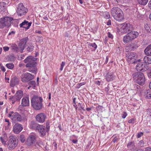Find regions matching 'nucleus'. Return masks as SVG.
I'll return each mask as SVG.
<instances>
[{"label":"nucleus","mask_w":151,"mask_h":151,"mask_svg":"<svg viewBox=\"0 0 151 151\" xmlns=\"http://www.w3.org/2000/svg\"><path fill=\"white\" fill-rule=\"evenodd\" d=\"M46 118V115L43 113H40L38 114L35 117L36 121L42 123L45 122Z\"/></svg>","instance_id":"2eb2a0df"},{"label":"nucleus","mask_w":151,"mask_h":151,"mask_svg":"<svg viewBox=\"0 0 151 151\" xmlns=\"http://www.w3.org/2000/svg\"><path fill=\"white\" fill-rule=\"evenodd\" d=\"M127 146L128 148L129 149L127 151H129V150H130L131 151H134L135 147L134 142L133 141L129 142L127 144Z\"/></svg>","instance_id":"5701e85b"},{"label":"nucleus","mask_w":151,"mask_h":151,"mask_svg":"<svg viewBox=\"0 0 151 151\" xmlns=\"http://www.w3.org/2000/svg\"><path fill=\"white\" fill-rule=\"evenodd\" d=\"M28 9L25 7L22 3H19L17 7V13L18 16H21L26 14Z\"/></svg>","instance_id":"9b49d317"},{"label":"nucleus","mask_w":151,"mask_h":151,"mask_svg":"<svg viewBox=\"0 0 151 151\" xmlns=\"http://www.w3.org/2000/svg\"><path fill=\"white\" fill-rule=\"evenodd\" d=\"M34 47L32 44H29L27 48V51L29 52H31L34 50Z\"/></svg>","instance_id":"2f4dec72"},{"label":"nucleus","mask_w":151,"mask_h":151,"mask_svg":"<svg viewBox=\"0 0 151 151\" xmlns=\"http://www.w3.org/2000/svg\"><path fill=\"white\" fill-rule=\"evenodd\" d=\"M32 22H28L26 20H24L21 24H20L19 26L20 27L25 28L26 29H28L31 25Z\"/></svg>","instance_id":"aec40b11"},{"label":"nucleus","mask_w":151,"mask_h":151,"mask_svg":"<svg viewBox=\"0 0 151 151\" xmlns=\"http://www.w3.org/2000/svg\"><path fill=\"white\" fill-rule=\"evenodd\" d=\"M145 151H151V148L150 147H146Z\"/></svg>","instance_id":"69168bd1"},{"label":"nucleus","mask_w":151,"mask_h":151,"mask_svg":"<svg viewBox=\"0 0 151 151\" xmlns=\"http://www.w3.org/2000/svg\"><path fill=\"white\" fill-rule=\"evenodd\" d=\"M138 35V33L137 31H131L124 37L123 41L124 43H127L136 38Z\"/></svg>","instance_id":"6e6552de"},{"label":"nucleus","mask_w":151,"mask_h":151,"mask_svg":"<svg viewBox=\"0 0 151 151\" xmlns=\"http://www.w3.org/2000/svg\"><path fill=\"white\" fill-rule=\"evenodd\" d=\"M14 113L13 111H10L9 114V115L8 116V117H10L11 118V117H12V114H13Z\"/></svg>","instance_id":"6e6d98bb"},{"label":"nucleus","mask_w":151,"mask_h":151,"mask_svg":"<svg viewBox=\"0 0 151 151\" xmlns=\"http://www.w3.org/2000/svg\"><path fill=\"white\" fill-rule=\"evenodd\" d=\"M144 96L145 98L150 99L151 98V91L150 90H147L145 92Z\"/></svg>","instance_id":"bb28decb"},{"label":"nucleus","mask_w":151,"mask_h":151,"mask_svg":"<svg viewBox=\"0 0 151 151\" xmlns=\"http://www.w3.org/2000/svg\"><path fill=\"white\" fill-rule=\"evenodd\" d=\"M18 140L15 136H11L9 137L8 142L7 144V146L10 150H12L17 146Z\"/></svg>","instance_id":"0eeeda50"},{"label":"nucleus","mask_w":151,"mask_h":151,"mask_svg":"<svg viewBox=\"0 0 151 151\" xmlns=\"http://www.w3.org/2000/svg\"><path fill=\"white\" fill-rule=\"evenodd\" d=\"M36 131L39 132L41 136H44L46 134V131L45 127L43 125L40 124Z\"/></svg>","instance_id":"f3484780"},{"label":"nucleus","mask_w":151,"mask_h":151,"mask_svg":"<svg viewBox=\"0 0 151 151\" xmlns=\"http://www.w3.org/2000/svg\"><path fill=\"white\" fill-rule=\"evenodd\" d=\"M53 145H54V149L55 150L57 149V144L56 143L54 142L53 144Z\"/></svg>","instance_id":"e2e57ef3"},{"label":"nucleus","mask_w":151,"mask_h":151,"mask_svg":"<svg viewBox=\"0 0 151 151\" xmlns=\"http://www.w3.org/2000/svg\"><path fill=\"white\" fill-rule=\"evenodd\" d=\"M134 90L137 91H140V86L136 84H134Z\"/></svg>","instance_id":"e433bc0d"},{"label":"nucleus","mask_w":151,"mask_h":151,"mask_svg":"<svg viewBox=\"0 0 151 151\" xmlns=\"http://www.w3.org/2000/svg\"><path fill=\"white\" fill-rule=\"evenodd\" d=\"M34 78L33 76L30 73H26L23 74L21 78V81L23 82L32 80Z\"/></svg>","instance_id":"ddd939ff"},{"label":"nucleus","mask_w":151,"mask_h":151,"mask_svg":"<svg viewBox=\"0 0 151 151\" xmlns=\"http://www.w3.org/2000/svg\"><path fill=\"white\" fill-rule=\"evenodd\" d=\"M46 132H48L50 130V124L49 122H47L46 124Z\"/></svg>","instance_id":"37998d69"},{"label":"nucleus","mask_w":151,"mask_h":151,"mask_svg":"<svg viewBox=\"0 0 151 151\" xmlns=\"http://www.w3.org/2000/svg\"><path fill=\"white\" fill-rule=\"evenodd\" d=\"M39 125V124H37L36 122L32 121L31 122L30 124V128L36 130Z\"/></svg>","instance_id":"393cba45"},{"label":"nucleus","mask_w":151,"mask_h":151,"mask_svg":"<svg viewBox=\"0 0 151 151\" xmlns=\"http://www.w3.org/2000/svg\"><path fill=\"white\" fill-rule=\"evenodd\" d=\"M111 13L114 18L117 21H120L124 19L123 13L119 8L113 7L111 10Z\"/></svg>","instance_id":"20e7f679"},{"label":"nucleus","mask_w":151,"mask_h":151,"mask_svg":"<svg viewBox=\"0 0 151 151\" xmlns=\"http://www.w3.org/2000/svg\"><path fill=\"white\" fill-rule=\"evenodd\" d=\"M19 138L20 139L22 142L23 143L24 142L25 138L24 135L22 134L20 135Z\"/></svg>","instance_id":"ea45409f"},{"label":"nucleus","mask_w":151,"mask_h":151,"mask_svg":"<svg viewBox=\"0 0 151 151\" xmlns=\"http://www.w3.org/2000/svg\"><path fill=\"white\" fill-rule=\"evenodd\" d=\"M23 127L22 124L16 123L13 127V131L14 133L18 134L23 129Z\"/></svg>","instance_id":"4468645a"},{"label":"nucleus","mask_w":151,"mask_h":151,"mask_svg":"<svg viewBox=\"0 0 151 151\" xmlns=\"http://www.w3.org/2000/svg\"><path fill=\"white\" fill-rule=\"evenodd\" d=\"M13 18L9 17L1 18L0 19V28H3L5 27H9L11 24V22Z\"/></svg>","instance_id":"9d476101"},{"label":"nucleus","mask_w":151,"mask_h":151,"mask_svg":"<svg viewBox=\"0 0 151 151\" xmlns=\"http://www.w3.org/2000/svg\"><path fill=\"white\" fill-rule=\"evenodd\" d=\"M10 99L12 101V104H14V103L17 101H19V100L17 97L16 96V95L10 98Z\"/></svg>","instance_id":"c756f323"},{"label":"nucleus","mask_w":151,"mask_h":151,"mask_svg":"<svg viewBox=\"0 0 151 151\" xmlns=\"http://www.w3.org/2000/svg\"><path fill=\"white\" fill-rule=\"evenodd\" d=\"M148 4L149 8L151 9V0L149 1Z\"/></svg>","instance_id":"774afa93"},{"label":"nucleus","mask_w":151,"mask_h":151,"mask_svg":"<svg viewBox=\"0 0 151 151\" xmlns=\"http://www.w3.org/2000/svg\"><path fill=\"white\" fill-rule=\"evenodd\" d=\"M103 16L105 18L108 19L110 18V14L109 12H104L103 13Z\"/></svg>","instance_id":"473e14b6"},{"label":"nucleus","mask_w":151,"mask_h":151,"mask_svg":"<svg viewBox=\"0 0 151 151\" xmlns=\"http://www.w3.org/2000/svg\"><path fill=\"white\" fill-rule=\"evenodd\" d=\"M147 114L151 117V109H148L147 110Z\"/></svg>","instance_id":"8fccbe9b"},{"label":"nucleus","mask_w":151,"mask_h":151,"mask_svg":"<svg viewBox=\"0 0 151 151\" xmlns=\"http://www.w3.org/2000/svg\"><path fill=\"white\" fill-rule=\"evenodd\" d=\"M15 95L20 100L23 96V91L21 90L18 91L15 94Z\"/></svg>","instance_id":"c85d7f7f"},{"label":"nucleus","mask_w":151,"mask_h":151,"mask_svg":"<svg viewBox=\"0 0 151 151\" xmlns=\"http://www.w3.org/2000/svg\"><path fill=\"white\" fill-rule=\"evenodd\" d=\"M10 118L13 121L16 122H20L22 120L21 115L17 112H15L13 114L12 116Z\"/></svg>","instance_id":"a211bd4d"},{"label":"nucleus","mask_w":151,"mask_h":151,"mask_svg":"<svg viewBox=\"0 0 151 151\" xmlns=\"http://www.w3.org/2000/svg\"><path fill=\"white\" fill-rule=\"evenodd\" d=\"M19 81V79L16 77H14L12 78L10 81V85L13 87L16 85L18 84Z\"/></svg>","instance_id":"4be33fe9"},{"label":"nucleus","mask_w":151,"mask_h":151,"mask_svg":"<svg viewBox=\"0 0 151 151\" xmlns=\"http://www.w3.org/2000/svg\"><path fill=\"white\" fill-rule=\"evenodd\" d=\"M95 83L97 85H100V82L99 81H95Z\"/></svg>","instance_id":"052dcab7"},{"label":"nucleus","mask_w":151,"mask_h":151,"mask_svg":"<svg viewBox=\"0 0 151 151\" xmlns=\"http://www.w3.org/2000/svg\"><path fill=\"white\" fill-rule=\"evenodd\" d=\"M145 27L147 31L150 32L151 31V26L150 25L146 24L145 25Z\"/></svg>","instance_id":"72a5a7b5"},{"label":"nucleus","mask_w":151,"mask_h":151,"mask_svg":"<svg viewBox=\"0 0 151 151\" xmlns=\"http://www.w3.org/2000/svg\"><path fill=\"white\" fill-rule=\"evenodd\" d=\"M133 78L134 81L141 85H143L145 82V78L143 73L141 72H137L133 75Z\"/></svg>","instance_id":"423d86ee"},{"label":"nucleus","mask_w":151,"mask_h":151,"mask_svg":"<svg viewBox=\"0 0 151 151\" xmlns=\"http://www.w3.org/2000/svg\"><path fill=\"white\" fill-rule=\"evenodd\" d=\"M115 76L114 75L112 72H109L105 76V79L108 82H110L113 81L115 79Z\"/></svg>","instance_id":"6ab92c4d"},{"label":"nucleus","mask_w":151,"mask_h":151,"mask_svg":"<svg viewBox=\"0 0 151 151\" xmlns=\"http://www.w3.org/2000/svg\"><path fill=\"white\" fill-rule=\"evenodd\" d=\"M130 50H135L137 48V46L134 44H130Z\"/></svg>","instance_id":"a19ab883"},{"label":"nucleus","mask_w":151,"mask_h":151,"mask_svg":"<svg viewBox=\"0 0 151 151\" xmlns=\"http://www.w3.org/2000/svg\"><path fill=\"white\" fill-rule=\"evenodd\" d=\"M3 48L5 52L8 51L9 49V48L8 47L6 46L4 47Z\"/></svg>","instance_id":"13d9d810"},{"label":"nucleus","mask_w":151,"mask_h":151,"mask_svg":"<svg viewBox=\"0 0 151 151\" xmlns=\"http://www.w3.org/2000/svg\"><path fill=\"white\" fill-rule=\"evenodd\" d=\"M133 29L132 26L130 24L124 23L119 24L117 28V31L119 34L122 35L123 33L132 31Z\"/></svg>","instance_id":"39448f33"},{"label":"nucleus","mask_w":151,"mask_h":151,"mask_svg":"<svg viewBox=\"0 0 151 151\" xmlns=\"http://www.w3.org/2000/svg\"><path fill=\"white\" fill-rule=\"evenodd\" d=\"M0 139L3 145H5L6 142L8 140V137L6 134H4L2 136L0 137Z\"/></svg>","instance_id":"b1692460"},{"label":"nucleus","mask_w":151,"mask_h":151,"mask_svg":"<svg viewBox=\"0 0 151 151\" xmlns=\"http://www.w3.org/2000/svg\"><path fill=\"white\" fill-rule=\"evenodd\" d=\"M127 115V113L126 112H123V114H122V118L123 119H124L125 118Z\"/></svg>","instance_id":"864d4df0"},{"label":"nucleus","mask_w":151,"mask_h":151,"mask_svg":"<svg viewBox=\"0 0 151 151\" xmlns=\"http://www.w3.org/2000/svg\"><path fill=\"white\" fill-rule=\"evenodd\" d=\"M144 144V141L142 140H141L140 141H139V142L138 143V145L140 147H142L143 146Z\"/></svg>","instance_id":"de8ad7c7"},{"label":"nucleus","mask_w":151,"mask_h":151,"mask_svg":"<svg viewBox=\"0 0 151 151\" xmlns=\"http://www.w3.org/2000/svg\"><path fill=\"white\" fill-rule=\"evenodd\" d=\"M145 54L147 55H151V44L149 45L145 50Z\"/></svg>","instance_id":"a878e982"},{"label":"nucleus","mask_w":151,"mask_h":151,"mask_svg":"<svg viewBox=\"0 0 151 151\" xmlns=\"http://www.w3.org/2000/svg\"><path fill=\"white\" fill-rule=\"evenodd\" d=\"M130 45L126 46L125 49L126 52H127L129 51H132V50H130Z\"/></svg>","instance_id":"a18cd8bd"},{"label":"nucleus","mask_w":151,"mask_h":151,"mask_svg":"<svg viewBox=\"0 0 151 151\" xmlns=\"http://www.w3.org/2000/svg\"><path fill=\"white\" fill-rule=\"evenodd\" d=\"M151 55H147L144 58V61L147 64H151Z\"/></svg>","instance_id":"cd10ccee"},{"label":"nucleus","mask_w":151,"mask_h":151,"mask_svg":"<svg viewBox=\"0 0 151 151\" xmlns=\"http://www.w3.org/2000/svg\"><path fill=\"white\" fill-rule=\"evenodd\" d=\"M148 76L149 78H151V68L148 70Z\"/></svg>","instance_id":"5fc2aeb1"},{"label":"nucleus","mask_w":151,"mask_h":151,"mask_svg":"<svg viewBox=\"0 0 151 151\" xmlns=\"http://www.w3.org/2000/svg\"><path fill=\"white\" fill-rule=\"evenodd\" d=\"M126 58L127 61L129 64L135 63L137 61V54L134 52H129L126 54Z\"/></svg>","instance_id":"1a4fd4ad"},{"label":"nucleus","mask_w":151,"mask_h":151,"mask_svg":"<svg viewBox=\"0 0 151 151\" xmlns=\"http://www.w3.org/2000/svg\"><path fill=\"white\" fill-rule=\"evenodd\" d=\"M18 22L16 20H13L12 22V25L15 27H17L18 26Z\"/></svg>","instance_id":"58836bf2"},{"label":"nucleus","mask_w":151,"mask_h":151,"mask_svg":"<svg viewBox=\"0 0 151 151\" xmlns=\"http://www.w3.org/2000/svg\"><path fill=\"white\" fill-rule=\"evenodd\" d=\"M6 5L4 2H0V9L3 10L5 9V5Z\"/></svg>","instance_id":"c9c22d12"},{"label":"nucleus","mask_w":151,"mask_h":151,"mask_svg":"<svg viewBox=\"0 0 151 151\" xmlns=\"http://www.w3.org/2000/svg\"><path fill=\"white\" fill-rule=\"evenodd\" d=\"M90 46L93 47L94 48L95 50L97 47V45L95 43H91L89 44Z\"/></svg>","instance_id":"79ce46f5"},{"label":"nucleus","mask_w":151,"mask_h":151,"mask_svg":"<svg viewBox=\"0 0 151 151\" xmlns=\"http://www.w3.org/2000/svg\"><path fill=\"white\" fill-rule=\"evenodd\" d=\"M111 24V21L110 19L108 20L107 22V25L108 26H109Z\"/></svg>","instance_id":"680f3d73"},{"label":"nucleus","mask_w":151,"mask_h":151,"mask_svg":"<svg viewBox=\"0 0 151 151\" xmlns=\"http://www.w3.org/2000/svg\"><path fill=\"white\" fill-rule=\"evenodd\" d=\"M143 135V133L142 132H140L137 133V137L138 138L140 137Z\"/></svg>","instance_id":"09e8293b"},{"label":"nucleus","mask_w":151,"mask_h":151,"mask_svg":"<svg viewBox=\"0 0 151 151\" xmlns=\"http://www.w3.org/2000/svg\"><path fill=\"white\" fill-rule=\"evenodd\" d=\"M36 140L35 136L32 134L30 135L27 139L26 144L29 146L35 144Z\"/></svg>","instance_id":"dca6fc26"},{"label":"nucleus","mask_w":151,"mask_h":151,"mask_svg":"<svg viewBox=\"0 0 151 151\" xmlns=\"http://www.w3.org/2000/svg\"><path fill=\"white\" fill-rule=\"evenodd\" d=\"M38 38L37 40L40 43L42 42V37H38L37 38Z\"/></svg>","instance_id":"4d7b16f0"},{"label":"nucleus","mask_w":151,"mask_h":151,"mask_svg":"<svg viewBox=\"0 0 151 151\" xmlns=\"http://www.w3.org/2000/svg\"><path fill=\"white\" fill-rule=\"evenodd\" d=\"M135 120L134 118L128 120V122L129 123H134Z\"/></svg>","instance_id":"603ef678"},{"label":"nucleus","mask_w":151,"mask_h":151,"mask_svg":"<svg viewBox=\"0 0 151 151\" xmlns=\"http://www.w3.org/2000/svg\"><path fill=\"white\" fill-rule=\"evenodd\" d=\"M6 67L9 69H12L14 67V64L11 63H8L6 65Z\"/></svg>","instance_id":"f704fd0d"},{"label":"nucleus","mask_w":151,"mask_h":151,"mask_svg":"<svg viewBox=\"0 0 151 151\" xmlns=\"http://www.w3.org/2000/svg\"><path fill=\"white\" fill-rule=\"evenodd\" d=\"M36 60V58L31 56H28L24 60V63H27L26 67L28 68V71L35 74L37 71Z\"/></svg>","instance_id":"f257e3e1"},{"label":"nucleus","mask_w":151,"mask_h":151,"mask_svg":"<svg viewBox=\"0 0 151 151\" xmlns=\"http://www.w3.org/2000/svg\"><path fill=\"white\" fill-rule=\"evenodd\" d=\"M0 68L1 69V70L3 72H4L5 71H6L5 69L4 68V67L3 65H1V68Z\"/></svg>","instance_id":"bf43d9fd"},{"label":"nucleus","mask_w":151,"mask_h":151,"mask_svg":"<svg viewBox=\"0 0 151 151\" xmlns=\"http://www.w3.org/2000/svg\"><path fill=\"white\" fill-rule=\"evenodd\" d=\"M108 36L109 38H110L111 39H112L113 38V35L110 32H108Z\"/></svg>","instance_id":"3c124183"},{"label":"nucleus","mask_w":151,"mask_h":151,"mask_svg":"<svg viewBox=\"0 0 151 151\" xmlns=\"http://www.w3.org/2000/svg\"><path fill=\"white\" fill-rule=\"evenodd\" d=\"M139 4L143 5H145L148 1V0H137Z\"/></svg>","instance_id":"7c9ffc66"},{"label":"nucleus","mask_w":151,"mask_h":151,"mask_svg":"<svg viewBox=\"0 0 151 151\" xmlns=\"http://www.w3.org/2000/svg\"><path fill=\"white\" fill-rule=\"evenodd\" d=\"M29 85L35 88L36 86V82L35 81H32L29 83Z\"/></svg>","instance_id":"4c0bfd02"},{"label":"nucleus","mask_w":151,"mask_h":151,"mask_svg":"<svg viewBox=\"0 0 151 151\" xmlns=\"http://www.w3.org/2000/svg\"><path fill=\"white\" fill-rule=\"evenodd\" d=\"M72 142L73 143L76 144L78 142V140L77 139H73L72 140Z\"/></svg>","instance_id":"338daca9"},{"label":"nucleus","mask_w":151,"mask_h":151,"mask_svg":"<svg viewBox=\"0 0 151 151\" xmlns=\"http://www.w3.org/2000/svg\"><path fill=\"white\" fill-rule=\"evenodd\" d=\"M65 63L64 62H62L61 63V64L60 65V71H62L63 69V68L64 66H65Z\"/></svg>","instance_id":"49530a36"},{"label":"nucleus","mask_w":151,"mask_h":151,"mask_svg":"<svg viewBox=\"0 0 151 151\" xmlns=\"http://www.w3.org/2000/svg\"><path fill=\"white\" fill-rule=\"evenodd\" d=\"M78 106L79 107V109L80 110L82 109L83 111L85 110L84 109V107H83L82 103L81 104L79 103L78 104Z\"/></svg>","instance_id":"c03bdc74"},{"label":"nucleus","mask_w":151,"mask_h":151,"mask_svg":"<svg viewBox=\"0 0 151 151\" xmlns=\"http://www.w3.org/2000/svg\"><path fill=\"white\" fill-rule=\"evenodd\" d=\"M42 99L41 97L34 96L32 98L31 104L33 108L35 110L41 109L42 106Z\"/></svg>","instance_id":"7ed1b4c3"},{"label":"nucleus","mask_w":151,"mask_h":151,"mask_svg":"<svg viewBox=\"0 0 151 151\" xmlns=\"http://www.w3.org/2000/svg\"><path fill=\"white\" fill-rule=\"evenodd\" d=\"M147 64L145 62L139 63L137 65L136 69L138 71H145L148 69V66Z\"/></svg>","instance_id":"f8f14e48"},{"label":"nucleus","mask_w":151,"mask_h":151,"mask_svg":"<svg viewBox=\"0 0 151 151\" xmlns=\"http://www.w3.org/2000/svg\"><path fill=\"white\" fill-rule=\"evenodd\" d=\"M28 40V38L27 37L24 38L21 40L18 44L19 47L15 44L11 45V49L12 52L15 53L20 52L21 53H22L25 47V45Z\"/></svg>","instance_id":"f03ea898"},{"label":"nucleus","mask_w":151,"mask_h":151,"mask_svg":"<svg viewBox=\"0 0 151 151\" xmlns=\"http://www.w3.org/2000/svg\"><path fill=\"white\" fill-rule=\"evenodd\" d=\"M69 36V34L68 32H66L65 33V37H68Z\"/></svg>","instance_id":"0e129e2a"},{"label":"nucleus","mask_w":151,"mask_h":151,"mask_svg":"<svg viewBox=\"0 0 151 151\" xmlns=\"http://www.w3.org/2000/svg\"><path fill=\"white\" fill-rule=\"evenodd\" d=\"M21 105L23 107L29 106V98L27 97H23L22 100Z\"/></svg>","instance_id":"412c9836"}]
</instances>
